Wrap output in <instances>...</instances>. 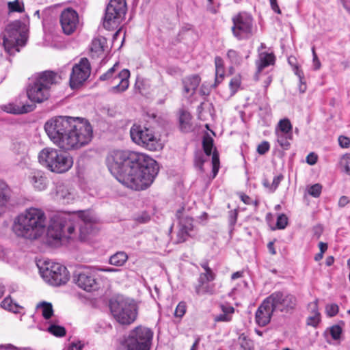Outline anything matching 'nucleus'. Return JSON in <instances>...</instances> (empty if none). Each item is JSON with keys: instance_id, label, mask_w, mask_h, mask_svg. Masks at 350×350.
Segmentation results:
<instances>
[{"instance_id": "f257e3e1", "label": "nucleus", "mask_w": 350, "mask_h": 350, "mask_svg": "<svg viewBox=\"0 0 350 350\" xmlns=\"http://www.w3.org/2000/svg\"><path fill=\"white\" fill-rule=\"evenodd\" d=\"M44 131L52 143L59 148H44L38 154V161L52 172H68L73 165L69 154L62 152L77 150L89 144L93 138V128L84 118L57 116L49 119Z\"/></svg>"}, {"instance_id": "f03ea898", "label": "nucleus", "mask_w": 350, "mask_h": 350, "mask_svg": "<svg viewBox=\"0 0 350 350\" xmlns=\"http://www.w3.org/2000/svg\"><path fill=\"white\" fill-rule=\"evenodd\" d=\"M106 161L109 170L120 183L136 191L149 187L159 172L155 160L133 151L113 150Z\"/></svg>"}, {"instance_id": "7ed1b4c3", "label": "nucleus", "mask_w": 350, "mask_h": 350, "mask_svg": "<svg viewBox=\"0 0 350 350\" xmlns=\"http://www.w3.org/2000/svg\"><path fill=\"white\" fill-rule=\"evenodd\" d=\"M45 227L44 213L41 209L30 208L15 219L12 229L17 237L35 240L41 236Z\"/></svg>"}, {"instance_id": "20e7f679", "label": "nucleus", "mask_w": 350, "mask_h": 350, "mask_svg": "<svg viewBox=\"0 0 350 350\" xmlns=\"http://www.w3.org/2000/svg\"><path fill=\"white\" fill-rule=\"evenodd\" d=\"M61 80V76L51 70L38 73L31 78L27 88L28 98L38 103L46 100L50 96L51 86L59 83Z\"/></svg>"}, {"instance_id": "39448f33", "label": "nucleus", "mask_w": 350, "mask_h": 350, "mask_svg": "<svg viewBox=\"0 0 350 350\" xmlns=\"http://www.w3.org/2000/svg\"><path fill=\"white\" fill-rule=\"evenodd\" d=\"M111 313L117 322L122 325L133 323L137 317V306L133 299L118 296L109 301Z\"/></svg>"}, {"instance_id": "423d86ee", "label": "nucleus", "mask_w": 350, "mask_h": 350, "mask_svg": "<svg viewBox=\"0 0 350 350\" xmlns=\"http://www.w3.org/2000/svg\"><path fill=\"white\" fill-rule=\"evenodd\" d=\"M25 27V25L20 21H15L7 26L3 44L10 55L19 52L18 46H23L26 44L27 36L23 30Z\"/></svg>"}, {"instance_id": "0eeeda50", "label": "nucleus", "mask_w": 350, "mask_h": 350, "mask_svg": "<svg viewBox=\"0 0 350 350\" xmlns=\"http://www.w3.org/2000/svg\"><path fill=\"white\" fill-rule=\"evenodd\" d=\"M130 135L133 142L151 151L161 148L159 137L152 128L134 124L130 129Z\"/></svg>"}, {"instance_id": "6e6552de", "label": "nucleus", "mask_w": 350, "mask_h": 350, "mask_svg": "<svg viewBox=\"0 0 350 350\" xmlns=\"http://www.w3.org/2000/svg\"><path fill=\"white\" fill-rule=\"evenodd\" d=\"M152 337L150 329L139 325L129 332L123 346L126 350H150Z\"/></svg>"}, {"instance_id": "1a4fd4ad", "label": "nucleus", "mask_w": 350, "mask_h": 350, "mask_svg": "<svg viewBox=\"0 0 350 350\" xmlns=\"http://www.w3.org/2000/svg\"><path fill=\"white\" fill-rule=\"evenodd\" d=\"M39 269L42 277L51 285L61 286L69 280L68 271L59 263L46 260L39 267Z\"/></svg>"}, {"instance_id": "9d476101", "label": "nucleus", "mask_w": 350, "mask_h": 350, "mask_svg": "<svg viewBox=\"0 0 350 350\" xmlns=\"http://www.w3.org/2000/svg\"><path fill=\"white\" fill-rule=\"evenodd\" d=\"M118 67L119 62H116L106 72L99 77L100 81H107L109 83H113L116 80H119L118 83L112 85L109 89V92L114 94L124 92L129 86L130 71L124 68L118 72L117 68Z\"/></svg>"}, {"instance_id": "9b49d317", "label": "nucleus", "mask_w": 350, "mask_h": 350, "mask_svg": "<svg viewBox=\"0 0 350 350\" xmlns=\"http://www.w3.org/2000/svg\"><path fill=\"white\" fill-rule=\"evenodd\" d=\"M74 231V225L66 217L55 216L51 219L48 227V240H53L58 243L64 237L69 239Z\"/></svg>"}, {"instance_id": "f8f14e48", "label": "nucleus", "mask_w": 350, "mask_h": 350, "mask_svg": "<svg viewBox=\"0 0 350 350\" xmlns=\"http://www.w3.org/2000/svg\"><path fill=\"white\" fill-rule=\"evenodd\" d=\"M126 0H110L105 9L103 26L110 30L118 26L126 13Z\"/></svg>"}, {"instance_id": "ddd939ff", "label": "nucleus", "mask_w": 350, "mask_h": 350, "mask_svg": "<svg viewBox=\"0 0 350 350\" xmlns=\"http://www.w3.org/2000/svg\"><path fill=\"white\" fill-rule=\"evenodd\" d=\"M231 28L233 36L239 40H247L253 36V18L251 14L242 12L232 18Z\"/></svg>"}, {"instance_id": "4468645a", "label": "nucleus", "mask_w": 350, "mask_h": 350, "mask_svg": "<svg viewBox=\"0 0 350 350\" xmlns=\"http://www.w3.org/2000/svg\"><path fill=\"white\" fill-rule=\"evenodd\" d=\"M74 282L81 289L92 292L100 288L98 273L91 267H83L77 269L73 275Z\"/></svg>"}, {"instance_id": "2eb2a0df", "label": "nucleus", "mask_w": 350, "mask_h": 350, "mask_svg": "<svg viewBox=\"0 0 350 350\" xmlns=\"http://www.w3.org/2000/svg\"><path fill=\"white\" fill-rule=\"evenodd\" d=\"M266 299L275 311L291 312L297 305L296 297L286 291H275Z\"/></svg>"}, {"instance_id": "dca6fc26", "label": "nucleus", "mask_w": 350, "mask_h": 350, "mask_svg": "<svg viewBox=\"0 0 350 350\" xmlns=\"http://www.w3.org/2000/svg\"><path fill=\"white\" fill-rule=\"evenodd\" d=\"M91 67L88 59L81 58L79 64H76L70 75V85L72 89L78 88L88 79L90 75Z\"/></svg>"}, {"instance_id": "f3484780", "label": "nucleus", "mask_w": 350, "mask_h": 350, "mask_svg": "<svg viewBox=\"0 0 350 350\" xmlns=\"http://www.w3.org/2000/svg\"><path fill=\"white\" fill-rule=\"evenodd\" d=\"M60 24L64 33L72 34L79 24L78 13L70 8L64 9L60 15Z\"/></svg>"}, {"instance_id": "a211bd4d", "label": "nucleus", "mask_w": 350, "mask_h": 350, "mask_svg": "<svg viewBox=\"0 0 350 350\" xmlns=\"http://www.w3.org/2000/svg\"><path fill=\"white\" fill-rule=\"evenodd\" d=\"M1 109L12 114H23L34 110L36 105L29 104L25 95H20L14 101L1 106Z\"/></svg>"}, {"instance_id": "6ab92c4d", "label": "nucleus", "mask_w": 350, "mask_h": 350, "mask_svg": "<svg viewBox=\"0 0 350 350\" xmlns=\"http://www.w3.org/2000/svg\"><path fill=\"white\" fill-rule=\"evenodd\" d=\"M79 217L81 220L79 226V239L84 241L88 235L93 233L95 230L94 219L88 211H80Z\"/></svg>"}, {"instance_id": "aec40b11", "label": "nucleus", "mask_w": 350, "mask_h": 350, "mask_svg": "<svg viewBox=\"0 0 350 350\" xmlns=\"http://www.w3.org/2000/svg\"><path fill=\"white\" fill-rule=\"evenodd\" d=\"M274 311L267 299H265L256 312V323L260 327L267 325L270 322Z\"/></svg>"}, {"instance_id": "412c9836", "label": "nucleus", "mask_w": 350, "mask_h": 350, "mask_svg": "<svg viewBox=\"0 0 350 350\" xmlns=\"http://www.w3.org/2000/svg\"><path fill=\"white\" fill-rule=\"evenodd\" d=\"M56 198L62 200L64 203H69L74 199V194L68 187L63 183H57L55 187Z\"/></svg>"}, {"instance_id": "4be33fe9", "label": "nucleus", "mask_w": 350, "mask_h": 350, "mask_svg": "<svg viewBox=\"0 0 350 350\" xmlns=\"http://www.w3.org/2000/svg\"><path fill=\"white\" fill-rule=\"evenodd\" d=\"M200 81L201 78L197 74L184 77L182 79L184 92L187 94L191 93V94H193L199 86Z\"/></svg>"}, {"instance_id": "5701e85b", "label": "nucleus", "mask_w": 350, "mask_h": 350, "mask_svg": "<svg viewBox=\"0 0 350 350\" xmlns=\"http://www.w3.org/2000/svg\"><path fill=\"white\" fill-rule=\"evenodd\" d=\"M29 180L33 187L38 191H43L47 187V178L42 171L38 170L31 172Z\"/></svg>"}, {"instance_id": "b1692460", "label": "nucleus", "mask_w": 350, "mask_h": 350, "mask_svg": "<svg viewBox=\"0 0 350 350\" xmlns=\"http://www.w3.org/2000/svg\"><path fill=\"white\" fill-rule=\"evenodd\" d=\"M107 39L103 36L94 38L91 43L90 52L93 58L100 57L107 47Z\"/></svg>"}, {"instance_id": "393cba45", "label": "nucleus", "mask_w": 350, "mask_h": 350, "mask_svg": "<svg viewBox=\"0 0 350 350\" xmlns=\"http://www.w3.org/2000/svg\"><path fill=\"white\" fill-rule=\"evenodd\" d=\"M275 62V56L273 53L261 52L258 54V59L256 61L257 73L260 72L265 68L273 65Z\"/></svg>"}, {"instance_id": "a878e982", "label": "nucleus", "mask_w": 350, "mask_h": 350, "mask_svg": "<svg viewBox=\"0 0 350 350\" xmlns=\"http://www.w3.org/2000/svg\"><path fill=\"white\" fill-rule=\"evenodd\" d=\"M221 313L214 317L215 322H229L232 320V314L235 309L228 304H221L219 305Z\"/></svg>"}, {"instance_id": "bb28decb", "label": "nucleus", "mask_w": 350, "mask_h": 350, "mask_svg": "<svg viewBox=\"0 0 350 350\" xmlns=\"http://www.w3.org/2000/svg\"><path fill=\"white\" fill-rule=\"evenodd\" d=\"M211 281L198 280V284L195 286V292L197 295H213L215 293V285L209 284Z\"/></svg>"}, {"instance_id": "cd10ccee", "label": "nucleus", "mask_w": 350, "mask_h": 350, "mask_svg": "<svg viewBox=\"0 0 350 350\" xmlns=\"http://www.w3.org/2000/svg\"><path fill=\"white\" fill-rule=\"evenodd\" d=\"M184 207L179 208L176 213V217L178 220L180 228L189 230H193V219L190 217H183Z\"/></svg>"}, {"instance_id": "c85d7f7f", "label": "nucleus", "mask_w": 350, "mask_h": 350, "mask_svg": "<svg viewBox=\"0 0 350 350\" xmlns=\"http://www.w3.org/2000/svg\"><path fill=\"white\" fill-rule=\"evenodd\" d=\"M310 306H312V313L313 314L308 318L307 323L309 325L316 327L321 321V314L318 310V299L311 303Z\"/></svg>"}, {"instance_id": "c756f323", "label": "nucleus", "mask_w": 350, "mask_h": 350, "mask_svg": "<svg viewBox=\"0 0 350 350\" xmlns=\"http://www.w3.org/2000/svg\"><path fill=\"white\" fill-rule=\"evenodd\" d=\"M200 265L204 270V272L201 273L198 278H200L201 281L204 280L208 281H213L215 279L216 274L210 268L208 265V261L207 260H204L200 263Z\"/></svg>"}, {"instance_id": "7c9ffc66", "label": "nucleus", "mask_w": 350, "mask_h": 350, "mask_svg": "<svg viewBox=\"0 0 350 350\" xmlns=\"http://www.w3.org/2000/svg\"><path fill=\"white\" fill-rule=\"evenodd\" d=\"M1 306L14 313H19L22 308L17 303L14 302L10 296L6 297L1 303Z\"/></svg>"}, {"instance_id": "2f4dec72", "label": "nucleus", "mask_w": 350, "mask_h": 350, "mask_svg": "<svg viewBox=\"0 0 350 350\" xmlns=\"http://www.w3.org/2000/svg\"><path fill=\"white\" fill-rule=\"evenodd\" d=\"M277 142L280 146L284 150H288L290 148V141L293 139V133H276Z\"/></svg>"}, {"instance_id": "473e14b6", "label": "nucleus", "mask_w": 350, "mask_h": 350, "mask_svg": "<svg viewBox=\"0 0 350 350\" xmlns=\"http://www.w3.org/2000/svg\"><path fill=\"white\" fill-rule=\"evenodd\" d=\"M128 260L127 254L124 252H118L109 258V263L112 265L120 267L124 265Z\"/></svg>"}, {"instance_id": "72a5a7b5", "label": "nucleus", "mask_w": 350, "mask_h": 350, "mask_svg": "<svg viewBox=\"0 0 350 350\" xmlns=\"http://www.w3.org/2000/svg\"><path fill=\"white\" fill-rule=\"evenodd\" d=\"M37 310H40L45 319H49L53 314V306L51 303L41 302L37 305Z\"/></svg>"}, {"instance_id": "f704fd0d", "label": "nucleus", "mask_w": 350, "mask_h": 350, "mask_svg": "<svg viewBox=\"0 0 350 350\" xmlns=\"http://www.w3.org/2000/svg\"><path fill=\"white\" fill-rule=\"evenodd\" d=\"M10 191L5 182L0 181V206H4L10 198Z\"/></svg>"}, {"instance_id": "c9c22d12", "label": "nucleus", "mask_w": 350, "mask_h": 350, "mask_svg": "<svg viewBox=\"0 0 350 350\" xmlns=\"http://www.w3.org/2000/svg\"><path fill=\"white\" fill-rule=\"evenodd\" d=\"M213 142V137L208 133H206L203 136L202 148L206 156H211L212 154V149L214 145Z\"/></svg>"}, {"instance_id": "e433bc0d", "label": "nucleus", "mask_w": 350, "mask_h": 350, "mask_svg": "<svg viewBox=\"0 0 350 350\" xmlns=\"http://www.w3.org/2000/svg\"><path fill=\"white\" fill-rule=\"evenodd\" d=\"M209 157L210 156H206V154L201 150L196 151L194 156L195 166L198 167L200 171L203 172L204 163Z\"/></svg>"}, {"instance_id": "4c0bfd02", "label": "nucleus", "mask_w": 350, "mask_h": 350, "mask_svg": "<svg viewBox=\"0 0 350 350\" xmlns=\"http://www.w3.org/2000/svg\"><path fill=\"white\" fill-rule=\"evenodd\" d=\"M284 179V176L282 174H279L278 176H275L273 178V180L272 181V183L270 184L268 180H263V185L264 187L268 188L269 189V191L273 193L274 192L277 188L278 187L281 181Z\"/></svg>"}, {"instance_id": "58836bf2", "label": "nucleus", "mask_w": 350, "mask_h": 350, "mask_svg": "<svg viewBox=\"0 0 350 350\" xmlns=\"http://www.w3.org/2000/svg\"><path fill=\"white\" fill-rule=\"evenodd\" d=\"M227 57L233 65H240L243 62L242 55L237 51L230 49L227 52Z\"/></svg>"}, {"instance_id": "ea45409f", "label": "nucleus", "mask_w": 350, "mask_h": 350, "mask_svg": "<svg viewBox=\"0 0 350 350\" xmlns=\"http://www.w3.org/2000/svg\"><path fill=\"white\" fill-rule=\"evenodd\" d=\"M278 130H277L275 133H293V126L288 118H284L280 120L278 124Z\"/></svg>"}, {"instance_id": "a19ab883", "label": "nucleus", "mask_w": 350, "mask_h": 350, "mask_svg": "<svg viewBox=\"0 0 350 350\" xmlns=\"http://www.w3.org/2000/svg\"><path fill=\"white\" fill-rule=\"evenodd\" d=\"M46 331L52 335L57 337H62L66 335V329L54 323L50 324L46 328Z\"/></svg>"}, {"instance_id": "79ce46f5", "label": "nucleus", "mask_w": 350, "mask_h": 350, "mask_svg": "<svg viewBox=\"0 0 350 350\" xmlns=\"http://www.w3.org/2000/svg\"><path fill=\"white\" fill-rule=\"evenodd\" d=\"M238 342L239 345V350H251L253 346L252 341L243 334L239 337Z\"/></svg>"}, {"instance_id": "37998d69", "label": "nucleus", "mask_w": 350, "mask_h": 350, "mask_svg": "<svg viewBox=\"0 0 350 350\" xmlns=\"http://www.w3.org/2000/svg\"><path fill=\"white\" fill-rule=\"evenodd\" d=\"M241 83V77L234 76L232 77L229 83V87L230 90V95L233 96L238 91Z\"/></svg>"}, {"instance_id": "c03bdc74", "label": "nucleus", "mask_w": 350, "mask_h": 350, "mask_svg": "<svg viewBox=\"0 0 350 350\" xmlns=\"http://www.w3.org/2000/svg\"><path fill=\"white\" fill-rule=\"evenodd\" d=\"M8 6L9 10L12 12H23L24 11V4L23 1H20L19 0L9 2Z\"/></svg>"}, {"instance_id": "a18cd8bd", "label": "nucleus", "mask_w": 350, "mask_h": 350, "mask_svg": "<svg viewBox=\"0 0 350 350\" xmlns=\"http://www.w3.org/2000/svg\"><path fill=\"white\" fill-rule=\"evenodd\" d=\"M307 191L310 196L314 198H318L321 193L322 186L321 185L317 183L308 187Z\"/></svg>"}, {"instance_id": "49530a36", "label": "nucleus", "mask_w": 350, "mask_h": 350, "mask_svg": "<svg viewBox=\"0 0 350 350\" xmlns=\"http://www.w3.org/2000/svg\"><path fill=\"white\" fill-rule=\"evenodd\" d=\"M191 230H186L185 228H180L178 233H177V243H183L185 242L188 237L190 236V232Z\"/></svg>"}, {"instance_id": "de8ad7c7", "label": "nucleus", "mask_w": 350, "mask_h": 350, "mask_svg": "<svg viewBox=\"0 0 350 350\" xmlns=\"http://www.w3.org/2000/svg\"><path fill=\"white\" fill-rule=\"evenodd\" d=\"M340 165L344 167L345 172L350 175V154L347 153L342 156Z\"/></svg>"}, {"instance_id": "09e8293b", "label": "nucleus", "mask_w": 350, "mask_h": 350, "mask_svg": "<svg viewBox=\"0 0 350 350\" xmlns=\"http://www.w3.org/2000/svg\"><path fill=\"white\" fill-rule=\"evenodd\" d=\"M186 303L184 301H180L176 306L174 315L176 317L182 318L186 312Z\"/></svg>"}, {"instance_id": "8fccbe9b", "label": "nucleus", "mask_w": 350, "mask_h": 350, "mask_svg": "<svg viewBox=\"0 0 350 350\" xmlns=\"http://www.w3.org/2000/svg\"><path fill=\"white\" fill-rule=\"evenodd\" d=\"M288 224V218L284 214H280L278 216L276 227L278 229H284Z\"/></svg>"}, {"instance_id": "3c124183", "label": "nucleus", "mask_w": 350, "mask_h": 350, "mask_svg": "<svg viewBox=\"0 0 350 350\" xmlns=\"http://www.w3.org/2000/svg\"><path fill=\"white\" fill-rule=\"evenodd\" d=\"M325 310L327 315L329 317H333L338 314L339 308L337 304H332L327 305Z\"/></svg>"}, {"instance_id": "603ef678", "label": "nucleus", "mask_w": 350, "mask_h": 350, "mask_svg": "<svg viewBox=\"0 0 350 350\" xmlns=\"http://www.w3.org/2000/svg\"><path fill=\"white\" fill-rule=\"evenodd\" d=\"M329 332L334 340H338L342 334V328L338 325H335L329 328Z\"/></svg>"}, {"instance_id": "864d4df0", "label": "nucleus", "mask_w": 350, "mask_h": 350, "mask_svg": "<svg viewBox=\"0 0 350 350\" xmlns=\"http://www.w3.org/2000/svg\"><path fill=\"white\" fill-rule=\"evenodd\" d=\"M224 68L215 69V79L213 84L214 87H217L222 81L224 77Z\"/></svg>"}, {"instance_id": "5fc2aeb1", "label": "nucleus", "mask_w": 350, "mask_h": 350, "mask_svg": "<svg viewBox=\"0 0 350 350\" xmlns=\"http://www.w3.org/2000/svg\"><path fill=\"white\" fill-rule=\"evenodd\" d=\"M270 148L269 143L267 141L261 142L257 147V152L259 154H265Z\"/></svg>"}, {"instance_id": "6e6d98bb", "label": "nucleus", "mask_w": 350, "mask_h": 350, "mask_svg": "<svg viewBox=\"0 0 350 350\" xmlns=\"http://www.w3.org/2000/svg\"><path fill=\"white\" fill-rule=\"evenodd\" d=\"M338 144L340 147L347 148L350 146V138L341 135L338 137Z\"/></svg>"}, {"instance_id": "4d7b16f0", "label": "nucleus", "mask_w": 350, "mask_h": 350, "mask_svg": "<svg viewBox=\"0 0 350 350\" xmlns=\"http://www.w3.org/2000/svg\"><path fill=\"white\" fill-rule=\"evenodd\" d=\"M238 213L236 210L230 211L228 215V221L230 226H234L237 222Z\"/></svg>"}, {"instance_id": "13d9d810", "label": "nucleus", "mask_w": 350, "mask_h": 350, "mask_svg": "<svg viewBox=\"0 0 350 350\" xmlns=\"http://www.w3.org/2000/svg\"><path fill=\"white\" fill-rule=\"evenodd\" d=\"M179 122L182 131L187 132L190 129V125L187 121L185 120L183 115L180 117Z\"/></svg>"}, {"instance_id": "bf43d9fd", "label": "nucleus", "mask_w": 350, "mask_h": 350, "mask_svg": "<svg viewBox=\"0 0 350 350\" xmlns=\"http://www.w3.org/2000/svg\"><path fill=\"white\" fill-rule=\"evenodd\" d=\"M212 88H215L213 86V84L211 85H206L205 84V83H202V85H201V88H200V94H202L203 96L208 95L211 92Z\"/></svg>"}, {"instance_id": "052dcab7", "label": "nucleus", "mask_w": 350, "mask_h": 350, "mask_svg": "<svg viewBox=\"0 0 350 350\" xmlns=\"http://www.w3.org/2000/svg\"><path fill=\"white\" fill-rule=\"evenodd\" d=\"M317 160L318 156L314 152H310L306 157V162L311 165H314L317 162Z\"/></svg>"}, {"instance_id": "680f3d73", "label": "nucleus", "mask_w": 350, "mask_h": 350, "mask_svg": "<svg viewBox=\"0 0 350 350\" xmlns=\"http://www.w3.org/2000/svg\"><path fill=\"white\" fill-rule=\"evenodd\" d=\"M136 221L140 224H145L150 221V217L146 213H143L141 215L136 217Z\"/></svg>"}, {"instance_id": "e2e57ef3", "label": "nucleus", "mask_w": 350, "mask_h": 350, "mask_svg": "<svg viewBox=\"0 0 350 350\" xmlns=\"http://www.w3.org/2000/svg\"><path fill=\"white\" fill-rule=\"evenodd\" d=\"M293 68L295 74L299 77V82H302V80L304 79L303 71L299 68L297 65H295Z\"/></svg>"}, {"instance_id": "0e129e2a", "label": "nucleus", "mask_w": 350, "mask_h": 350, "mask_svg": "<svg viewBox=\"0 0 350 350\" xmlns=\"http://www.w3.org/2000/svg\"><path fill=\"white\" fill-rule=\"evenodd\" d=\"M240 198L245 204L250 205L253 204V200L245 193H241L240 194Z\"/></svg>"}, {"instance_id": "69168bd1", "label": "nucleus", "mask_w": 350, "mask_h": 350, "mask_svg": "<svg viewBox=\"0 0 350 350\" xmlns=\"http://www.w3.org/2000/svg\"><path fill=\"white\" fill-rule=\"evenodd\" d=\"M271 9L278 14H281V10L277 3V0H269Z\"/></svg>"}, {"instance_id": "338daca9", "label": "nucleus", "mask_w": 350, "mask_h": 350, "mask_svg": "<svg viewBox=\"0 0 350 350\" xmlns=\"http://www.w3.org/2000/svg\"><path fill=\"white\" fill-rule=\"evenodd\" d=\"M212 165L213 166H219V154L216 151L213 152L212 155Z\"/></svg>"}, {"instance_id": "774afa93", "label": "nucleus", "mask_w": 350, "mask_h": 350, "mask_svg": "<svg viewBox=\"0 0 350 350\" xmlns=\"http://www.w3.org/2000/svg\"><path fill=\"white\" fill-rule=\"evenodd\" d=\"M82 347L83 345L81 344V342H72L68 347V350H81Z\"/></svg>"}]
</instances>
